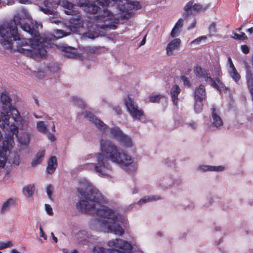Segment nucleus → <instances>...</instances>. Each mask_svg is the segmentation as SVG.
<instances>
[{
	"label": "nucleus",
	"instance_id": "nucleus-55",
	"mask_svg": "<svg viewBox=\"0 0 253 253\" xmlns=\"http://www.w3.org/2000/svg\"><path fill=\"white\" fill-rule=\"evenodd\" d=\"M114 109L115 110V111L118 114H120L122 113V110L119 107H117Z\"/></svg>",
	"mask_w": 253,
	"mask_h": 253
},
{
	"label": "nucleus",
	"instance_id": "nucleus-62",
	"mask_svg": "<svg viewBox=\"0 0 253 253\" xmlns=\"http://www.w3.org/2000/svg\"><path fill=\"white\" fill-rule=\"evenodd\" d=\"M34 116L37 119H41V118H42V117L41 116H39V115H36L35 114L34 115Z\"/></svg>",
	"mask_w": 253,
	"mask_h": 253
},
{
	"label": "nucleus",
	"instance_id": "nucleus-34",
	"mask_svg": "<svg viewBox=\"0 0 253 253\" xmlns=\"http://www.w3.org/2000/svg\"><path fill=\"white\" fill-rule=\"evenodd\" d=\"M9 163L12 165L18 166L20 164V157L16 154H14L13 157L8 160Z\"/></svg>",
	"mask_w": 253,
	"mask_h": 253
},
{
	"label": "nucleus",
	"instance_id": "nucleus-42",
	"mask_svg": "<svg viewBox=\"0 0 253 253\" xmlns=\"http://www.w3.org/2000/svg\"><path fill=\"white\" fill-rule=\"evenodd\" d=\"M45 210L47 213L50 215L53 214V211L51 207L48 204H45Z\"/></svg>",
	"mask_w": 253,
	"mask_h": 253
},
{
	"label": "nucleus",
	"instance_id": "nucleus-21",
	"mask_svg": "<svg viewBox=\"0 0 253 253\" xmlns=\"http://www.w3.org/2000/svg\"><path fill=\"white\" fill-rule=\"evenodd\" d=\"M57 167V159L55 157H51L47 162V165L46 167V172L49 174L53 173Z\"/></svg>",
	"mask_w": 253,
	"mask_h": 253
},
{
	"label": "nucleus",
	"instance_id": "nucleus-24",
	"mask_svg": "<svg viewBox=\"0 0 253 253\" xmlns=\"http://www.w3.org/2000/svg\"><path fill=\"white\" fill-rule=\"evenodd\" d=\"M201 171H222L225 169V168L222 166H212L210 165H201L198 168Z\"/></svg>",
	"mask_w": 253,
	"mask_h": 253
},
{
	"label": "nucleus",
	"instance_id": "nucleus-26",
	"mask_svg": "<svg viewBox=\"0 0 253 253\" xmlns=\"http://www.w3.org/2000/svg\"><path fill=\"white\" fill-rule=\"evenodd\" d=\"M44 155V150H40L38 151L32 161V167H35L37 165L40 164L43 161Z\"/></svg>",
	"mask_w": 253,
	"mask_h": 253
},
{
	"label": "nucleus",
	"instance_id": "nucleus-12",
	"mask_svg": "<svg viewBox=\"0 0 253 253\" xmlns=\"http://www.w3.org/2000/svg\"><path fill=\"white\" fill-rule=\"evenodd\" d=\"M206 98L205 87L203 85L201 84L196 88L194 91V110L196 113H199L202 111L203 102L206 100Z\"/></svg>",
	"mask_w": 253,
	"mask_h": 253
},
{
	"label": "nucleus",
	"instance_id": "nucleus-25",
	"mask_svg": "<svg viewBox=\"0 0 253 253\" xmlns=\"http://www.w3.org/2000/svg\"><path fill=\"white\" fill-rule=\"evenodd\" d=\"M174 183L173 177H165L159 184V186L164 190H167L171 188Z\"/></svg>",
	"mask_w": 253,
	"mask_h": 253
},
{
	"label": "nucleus",
	"instance_id": "nucleus-56",
	"mask_svg": "<svg viewBox=\"0 0 253 253\" xmlns=\"http://www.w3.org/2000/svg\"><path fill=\"white\" fill-rule=\"evenodd\" d=\"M51 235L52 236L53 240L55 242V243H57V238L56 237H55V236L54 235V234L53 233H51Z\"/></svg>",
	"mask_w": 253,
	"mask_h": 253
},
{
	"label": "nucleus",
	"instance_id": "nucleus-22",
	"mask_svg": "<svg viewBox=\"0 0 253 253\" xmlns=\"http://www.w3.org/2000/svg\"><path fill=\"white\" fill-rule=\"evenodd\" d=\"M58 46L63 51L66 52L65 56L72 58H74L77 57L76 49L75 48H72L71 47L67 46L64 44L59 45Z\"/></svg>",
	"mask_w": 253,
	"mask_h": 253
},
{
	"label": "nucleus",
	"instance_id": "nucleus-64",
	"mask_svg": "<svg viewBox=\"0 0 253 253\" xmlns=\"http://www.w3.org/2000/svg\"><path fill=\"white\" fill-rule=\"evenodd\" d=\"M251 64H252V66L253 68V56H252V58Z\"/></svg>",
	"mask_w": 253,
	"mask_h": 253
},
{
	"label": "nucleus",
	"instance_id": "nucleus-36",
	"mask_svg": "<svg viewBox=\"0 0 253 253\" xmlns=\"http://www.w3.org/2000/svg\"><path fill=\"white\" fill-rule=\"evenodd\" d=\"M163 97L164 96L162 95H155L149 96L148 99L149 101L150 102L157 103L158 102L160 99Z\"/></svg>",
	"mask_w": 253,
	"mask_h": 253
},
{
	"label": "nucleus",
	"instance_id": "nucleus-5",
	"mask_svg": "<svg viewBox=\"0 0 253 253\" xmlns=\"http://www.w3.org/2000/svg\"><path fill=\"white\" fill-rule=\"evenodd\" d=\"M10 133L6 134L1 142L2 135L0 132V168H3L6 162V155L10 149L14 146V137H17L18 142L21 147L27 148L29 144L32 128L29 121L23 117L6 125Z\"/></svg>",
	"mask_w": 253,
	"mask_h": 253
},
{
	"label": "nucleus",
	"instance_id": "nucleus-37",
	"mask_svg": "<svg viewBox=\"0 0 253 253\" xmlns=\"http://www.w3.org/2000/svg\"><path fill=\"white\" fill-rule=\"evenodd\" d=\"M13 246V244L11 241H8L7 242H0V250H2L4 249L11 248Z\"/></svg>",
	"mask_w": 253,
	"mask_h": 253
},
{
	"label": "nucleus",
	"instance_id": "nucleus-7",
	"mask_svg": "<svg viewBox=\"0 0 253 253\" xmlns=\"http://www.w3.org/2000/svg\"><path fill=\"white\" fill-rule=\"evenodd\" d=\"M12 98L6 91L0 95V127L4 129L8 123L21 118L19 112L12 105Z\"/></svg>",
	"mask_w": 253,
	"mask_h": 253
},
{
	"label": "nucleus",
	"instance_id": "nucleus-15",
	"mask_svg": "<svg viewBox=\"0 0 253 253\" xmlns=\"http://www.w3.org/2000/svg\"><path fill=\"white\" fill-rule=\"evenodd\" d=\"M181 40L178 38H175L169 41L166 47V54L168 56L172 55L178 50L180 46Z\"/></svg>",
	"mask_w": 253,
	"mask_h": 253
},
{
	"label": "nucleus",
	"instance_id": "nucleus-39",
	"mask_svg": "<svg viewBox=\"0 0 253 253\" xmlns=\"http://www.w3.org/2000/svg\"><path fill=\"white\" fill-rule=\"evenodd\" d=\"M105 250L106 249L104 247L97 245L93 248L92 252L93 253H104Z\"/></svg>",
	"mask_w": 253,
	"mask_h": 253
},
{
	"label": "nucleus",
	"instance_id": "nucleus-27",
	"mask_svg": "<svg viewBox=\"0 0 253 253\" xmlns=\"http://www.w3.org/2000/svg\"><path fill=\"white\" fill-rule=\"evenodd\" d=\"M70 26L74 29L82 27L83 26V21L81 17L76 16V17H73L69 20Z\"/></svg>",
	"mask_w": 253,
	"mask_h": 253
},
{
	"label": "nucleus",
	"instance_id": "nucleus-63",
	"mask_svg": "<svg viewBox=\"0 0 253 253\" xmlns=\"http://www.w3.org/2000/svg\"><path fill=\"white\" fill-rule=\"evenodd\" d=\"M51 22L57 24V23H58V22H60L57 20H54L52 21Z\"/></svg>",
	"mask_w": 253,
	"mask_h": 253
},
{
	"label": "nucleus",
	"instance_id": "nucleus-43",
	"mask_svg": "<svg viewBox=\"0 0 253 253\" xmlns=\"http://www.w3.org/2000/svg\"><path fill=\"white\" fill-rule=\"evenodd\" d=\"M206 39L207 37L206 36H201L193 40L192 42H191V43L199 44V42L201 41V40H206Z\"/></svg>",
	"mask_w": 253,
	"mask_h": 253
},
{
	"label": "nucleus",
	"instance_id": "nucleus-11",
	"mask_svg": "<svg viewBox=\"0 0 253 253\" xmlns=\"http://www.w3.org/2000/svg\"><path fill=\"white\" fill-rule=\"evenodd\" d=\"M124 103L133 119L144 122V114L143 111L139 108L134 100L129 96H127L124 99Z\"/></svg>",
	"mask_w": 253,
	"mask_h": 253
},
{
	"label": "nucleus",
	"instance_id": "nucleus-60",
	"mask_svg": "<svg viewBox=\"0 0 253 253\" xmlns=\"http://www.w3.org/2000/svg\"><path fill=\"white\" fill-rule=\"evenodd\" d=\"M11 253H21L15 249H12L11 251Z\"/></svg>",
	"mask_w": 253,
	"mask_h": 253
},
{
	"label": "nucleus",
	"instance_id": "nucleus-45",
	"mask_svg": "<svg viewBox=\"0 0 253 253\" xmlns=\"http://www.w3.org/2000/svg\"><path fill=\"white\" fill-rule=\"evenodd\" d=\"M242 51L245 54L249 52V48L246 45H243L241 46Z\"/></svg>",
	"mask_w": 253,
	"mask_h": 253
},
{
	"label": "nucleus",
	"instance_id": "nucleus-41",
	"mask_svg": "<svg viewBox=\"0 0 253 253\" xmlns=\"http://www.w3.org/2000/svg\"><path fill=\"white\" fill-rule=\"evenodd\" d=\"M209 30L210 33L213 34L216 32V26L215 23H212L209 27Z\"/></svg>",
	"mask_w": 253,
	"mask_h": 253
},
{
	"label": "nucleus",
	"instance_id": "nucleus-29",
	"mask_svg": "<svg viewBox=\"0 0 253 253\" xmlns=\"http://www.w3.org/2000/svg\"><path fill=\"white\" fill-rule=\"evenodd\" d=\"M37 129L38 131L43 134L48 133L47 125L43 121H39L37 123Z\"/></svg>",
	"mask_w": 253,
	"mask_h": 253
},
{
	"label": "nucleus",
	"instance_id": "nucleus-46",
	"mask_svg": "<svg viewBox=\"0 0 253 253\" xmlns=\"http://www.w3.org/2000/svg\"><path fill=\"white\" fill-rule=\"evenodd\" d=\"M132 194H135L139 192V188L137 186H134L131 190Z\"/></svg>",
	"mask_w": 253,
	"mask_h": 253
},
{
	"label": "nucleus",
	"instance_id": "nucleus-1",
	"mask_svg": "<svg viewBox=\"0 0 253 253\" xmlns=\"http://www.w3.org/2000/svg\"><path fill=\"white\" fill-rule=\"evenodd\" d=\"M77 190L82 198L77 202V208L82 212L96 216L89 221L90 229L119 236L124 234L125 229L121 224L125 226L126 217L105 205L108 202L107 199L89 180L86 178L80 179Z\"/></svg>",
	"mask_w": 253,
	"mask_h": 253
},
{
	"label": "nucleus",
	"instance_id": "nucleus-2",
	"mask_svg": "<svg viewBox=\"0 0 253 253\" xmlns=\"http://www.w3.org/2000/svg\"><path fill=\"white\" fill-rule=\"evenodd\" d=\"M100 149L101 152L89 154L84 157L83 161L87 162L81 165L80 169L92 170L99 176L109 177L112 170L110 161L118 165L128 174H133L137 170L136 160L123 150L120 149L110 140L102 138L100 141Z\"/></svg>",
	"mask_w": 253,
	"mask_h": 253
},
{
	"label": "nucleus",
	"instance_id": "nucleus-16",
	"mask_svg": "<svg viewBox=\"0 0 253 253\" xmlns=\"http://www.w3.org/2000/svg\"><path fill=\"white\" fill-rule=\"evenodd\" d=\"M245 67L246 68V78L248 87L253 98V73L251 70L250 66L247 62H245Z\"/></svg>",
	"mask_w": 253,
	"mask_h": 253
},
{
	"label": "nucleus",
	"instance_id": "nucleus-57",
	"mask_svg": "<svg viewBox=\"0 0 253 253\" xmlns=\"http://www.w3.org/2000/svg\"><path fill=\"white\" fill-rule=\"evenodd\" d=\"M14 0H6L5 2H6L7 4H11L14 2Z\"/></svg>",
	"mask_w": 253,
	"mask_h": 253
},
{
	"label": "nucleus",
	"instance_id": "nucleus-3",
	"mask_svg": "<svg viewBox=\"0 0 253 253\" xmlns=\"http://www.w3.org/2000/svg\"><path fill=\"white\" fill-rule=\"evenodd\" d=\"M78 5L84 7V10L90 13L98 12L94 16L93 24L91 26L95 30L99 29H115L119 17L128 19L133 10L140 9L141 4L134 0H79Z\"/></svg>",
	"mask_w": 253,
	"mask_h": 253
},
{
	"label": "nucleus",
	"instance_id": "nucleus-32",
	"mask_svg": "<svg viewBox=\"0 0 253 253\" xmlns=\"http://www.w3.org/2000/svg\"><path fill=\"white\" fill-rule=\"evenodd\" d=\"M78 235L79 236H83L84 240H86L87 239H90L91 240H97L98 239V237L97 236L89 234L85 231H80L78 233Z\"/></svg>",
	"mask_w": 253,
	"mask_h": 253
},
{
	"label": "nucleus",
	"instance_id": "nucleus-20",
	"mask_svg": "<svg viewBox=\"0 0 253 253\" xmlns=\"http://www.w3.org/2000/svg\"><path fill=\"white\" fill-rule=\"evenodd\" d=\"M212 126L218 128L222 126L223 122L221 118L219 116V111L216 108H213L211 112Z\"/></svg>",
	"mask_w": 253,
	"mask_h": 253
},
{
	"label": "nucleus",
	"instance_id": "nucleus-14",
	"mask_svg": "<svg viewBox=\"0 0 253 253\" xmlns=\"http://www.w3.org/2000/svg\"><path fill=\"white\" fill-rule=\"evenodd\" d=\"M44 7L39 6V9L47 15L54 14L55 9L60 4L59 1L46 0L44 1Z\"/></svg>",
	"mask_w": 253,
	"mask_h": 253
},
{
	"label": "nucleus",
	"instance_id": "nucleus-50",
	"mask_svg": "<svg viewBox=\"0 0 253 253\" xmlns=\"http://www.w3.org/2000/svg\"><path fill=\"white\" fill-rule=\"evenodd\" d=\"M48 138L51 141H54L55 140V137L54 135L53 134H51L50 133H48Z\"/></svg>",
	"mask_w": 253,
	"mask_h": 253
},
{
	"label": "nucleus",
	"instance_id": "nucleus-44",
	"mask_svg": "<svg viewBox=\"0 0 253 253\" xmlns=\"http://www.w3.org/2000/svg\"><path fill=\"white\" fill-rule=\"evenodd\" d=\"M181 80L183 82L184 85L187 86L188 87L190 86L188 79L186 77L184 76H181Z\"/></svg>",
	"mask_w": 253,
	"mask_h": 253
},
{
	"label": "nucleus",
	"instance_id": "nucleus-38",
	"mask_svg": "<svg viewBox=\"0 0 253 253\" xmlns=\"http://www.w3.org/2000/svg\"><path fill=\"white\" fill-rule=\"evenodd\" d=\"M84 36L89 39H94L95 38L98 37V33H97L96 31L92 32L90 31H88L87 32L84 33Z\"/></svg>",
	"mask_w": 253,
	"mask_h": 253
},
{
	"label": "nucleus",
	"instance_id": "nucleus-18",
	"mask_svg": "<svg viewBox=\"0 0 253 253\" xmlns=\"http://www.w3.org/2000/svg\"><path fill=\"white\" fill-rule=\"evenodd\" d=\"M162 198L159 195H151V196H145L140 199L137 203L136 204L142 206L143 204H145L148 202H152L153 201H158L159 200H161ZM136 203L132 204L130 205L129 207L130 209H131L134 208Z\"/></svg>",
	"mask_w": 253,
	"mask_h": 253
},
{
	"label": "nucleus",
	"instance_id": "nucleus-33",
	"mask_svg": "<svg viewBox=\"0 0 253 253\" xmlns=\"http://www.w3.org/2000/svg\"><path fill=\"white\" fill-rule=\"evenodd\" d=\"M84 52L88 54L97 53L99 51L98 47L96 46H85L83 48Z\"/></svg>",
	"mask_w": 253,
	"mask_h": 253
},
{
	"label": "nucleus",
	"instance_id": "nucleus-35",
	"mask_svg": "<svg viewBox=\"0 0 253 253\" xmlns=\"http://www.w3.org/2000/svg\"><path fill=\"white\" fill-rule=\"evenodd\" d=\"M54 37L56 39L62 38L64 37L67 36L63 30H56L54 33Z\"/></svg>",
	"mask_w": 253,
	"mask_h": 253
},
{
	"label": "nucleus",
	"instance_id": "nucleus-58",
	"mask_svg": "<svg viewBox=\"0 0 253 253\" xmlns=\"http://www.w3.org/2000/svg\"><path fill=\"white\" fill-rule=\"evenodd\" d=\"M146 42V36H145L144 37V38L143 39V40L141 41V42H140V45H142L143 44H144Z\"/></svg>",
	"mask_w": 253,
	"mask_h": 253
},
{
	"label": "nucleus",
	"instance_id": "nucleus-52",
	"mask_svg": "<svg viewBox=\"0 0 253 253\" xmlns=\"http://www.w3.org/2000/svg\"><path fill=\"white\" fill-rule=\"evenodd\" d=\"M19 1L23 4H29L30 3V0H18Z\"/></svg>",
	"mask_w": 253,
	"mask_h": 253
},
{
	"label": "nucleus",
	"instance_id": "nucleus-6",
	"mask_svg": "<svg viewBox=\"0 0 253 253\" xmlns=\"http://www.w3.org/2000/svg\"><path fill=\"white\" fill-rule=\"evenodd\" d=\"M84 118L91 122L101 132L103 136L110 135L126 148H133L135 143L131 136L125 133L119 127H108L102 121L97 118L93 114L85 111L84 113Z\"/></svg>",
	"mask_w": 253,
	"mask_h": 253
},
{
	"label": "nucleus",
	"instance_id": "nucleus-8",
	"mask_svg": "<svg viewBox=\"0 0 253 253\" xmlns=\"http://www.w3.org/2000/svg\"><path fill=\"white\" fill-rule=\"evenodd\" d=\"M194 72L199 78H203L205 82L211 87L215 88L220 94L222 92H226L228 89L219 78H216L215 80L212 78L209 70L196 66L194 67Z\"/></svg>",
	"mask_w": 253,
	"mask_h": 253
},
{
	"label": "nucleus",
	"instance_id": "nucleus-4",
	"mask_svg": "<svg viewBox=\"0 0 253 253\" xmlns=\"http://www.w3.org/2000/svg\"><path fill=\"white\" fill-rule=\"evenodd\" d=\"M17 50L34 59L45 57L47 53L46 42L38 39H21L17 27L12 22L4 21L0 23V42L4 44H12L16 41Z\"/></svg>",
	"mask_w": 253,
	"mask_h": 253
},
{
	"label": "nucleus",
	"instance_id": "nucleus-59",
	"mask_svg": "<svg viewBox=\"0 0 253 253\" xmlns=\"http://www.w3.org/2000/svg\"><path fill=\"white\" fill-rule=\"evenodd\" d=\"M247 32H249L250 34H252L253 33V28H250L248 29Z\"/></svg>",
	"mask_w": 253,
	"mask_h": 253
},
{
	"label": "nucleus",
	"instance_id": "nucleus-13",
	"mask_svg": "<svg viewBox=\"0 0 253 253\" xmlns=\"http://www.w3.org/2000/svg\"><path fill=\"white\" fill-rule=\"evenodd\" d=\"M184 13L183 14L182 17L178 19L170 32V35L172 38H175L179 35L184 22L188 21L190 11V1L186 3L184 7Z\"/></svg>",
	"mask_w": 253,
	"mask_h": 253
},
{
	"label": "nucleus",
	"instance_id": "nucleus-17",
	"mask_svg": "<svg viewBox=\"0 0 253 253\" xmlns=\"http://www.w3.org/2000/svg\"><path fill=\"white\" fill-rule=\"evenodd\" d=\"M60 4L64 8L65 13L66 14L74 15L78 13L76 6L72 3L66 0H63L60 2Z\"/></svg>",
	"mask_w": 253,
	"mask_h": 253
},
{
	"label": "nucleus",
	"instance_id": "nucleus-10",
	"mask_svg": "<svg viewBox=\"0 0 253 253\" xmlns=\"http://www.w3.org/2000/svg\"><path fill=\"white\" fill-rule=\"evenodd\" d=\"M7 22H14L15 24V26L16 27L18 25H20L21 28L24 31L34 37V39H38L40 41L42 40L41 38H39L40 34L38 31V29L39 27H41V28L42 25L41 24L38 23L36 21L34 22H31V24L25 23L22 24L21 22L20 15L19 14H17L14 16L13 20L7 21Z\"/></svg>",
	"mask_w": 253,
	"mask_h": 253
},
{
	"label": "nucleus",
	"instance_id": "nucleus-40",
	"mask_svg": "<svg viewBox=\"0 0 253 253\" xmlns=\"http://www.w3.org/2000/svg\"><path fill=\"white\" fill-rule=\"evenodd\" d=\"M54 190V187L51 185H48L46 187V193L48 197L51 199L52 193Z\"/></svg>",
	"mask_w": 253,
	"mask_h": 253
},
{
	"label": "nucleus",
	"instance_id": "nucleus-54",
	"mask_svg": "<svg viewBox=\"0 0 253 253\" xmlns=\"http://www.w3.org/2000/svg\"><path fill=\"white\" fill-rule=\"evenodd\" d=\"M156 236L159 237H161L164 236V233L161 231H159L157 232Z\"/></svg>",
	"mask_w": 253,
	"mask_h": 253
},
{
	"label": "nucleus",
	"instance_id": "nucleus-47",
	"mask_svg": "<svg viewBox=\"0 0 253 253\" xmlns=\"http://www.w3.org/2000/svg\"><path fill=\"white\" fill-rule=\"evenodd\" d=\"M228 62L229 63V68L228 69L235 68L231 57L228 58Z\"/></svg>",
	"mask_w": 253,
	"mask_h": 253
},
{
	"label": "nucleus",
	"instance_id": "nucleus-51",
	"mask_svg": "<svg viewBox=\"0 0 253 253\" xmlns=\"http://www.w3.org/2000/svg\"><path fill=\"white\" fill-rule=\"evenodd\" d=\"M239 36H240L241 40H245L247 39V36L243 32H241V34H239Z\"/></svg>",
	"mask_w": 253,
	"mask_h": 253
},
{
	"label": "nucleus",
	"instance_id": "nucleus-49",
	"mask_svg": "<svg viewBox=\"0 0 253 253\" xmlns=\"http://www.w3.org/2000/svg\"><path fill=\"white\" fill-rule=\"evenodd\" d=\"M233 36L231 37L232 38L235 40H241V38L240 36H239V34L235 32H233Z\"/></svg>",
	"mask_w": 253,
	"mask_h": 253
},
{
	"label": "nucleus",
	"instance_id": "nucleus-53",
	"mask_svg": "<svg viewBox=\"0 0 253 253\" xmlns=\"http://www.w3.org/2000/svg\"><path fill=\"white\" fill-rule=\"evenodd\" d=\"M63 253H68V252L67 249H63ZM71 253H78V252L77 250H74L71 252Z\"/></svg>",
	"mask_w": 253,
	"mask_h": 253
},
{
	"label": "nucleus",
	"instance_id": "nucleus-19",
	"mask_svg": "<svg viewBox=\"0 0 253 253\" xmlns=\"http://www.w3.org/2000/svg\"><path fill=\"white\" fill-rule=\"evenodd\" d=\"M181 92L180 87L177 84H174L170 89V95L172 101L174 106H177L179 101L178 95Z\"/></svg>",
	"mask_w": 253,
	"mask_h": 253
},
{
	"label": "nucleus",
	"instance_id": "nucleus-28",
	"mask_svg": "<svg viewBox=\"0 0 253 253\" xmlns=\"http://www.w3.org/2000/svg\"><path fill=\"white\" fill-rule=\"evenodd\" d=\"M16 202V199L10 198L8 199L2 205L0 209V212L2 213H5L9 208L13 206Z\"/></svg>",
	"mask_w": 253,
	"mask_h": 253
},
{
	"label": "nucleus",
	"instance_id": "nucleus-31",
	"mask_svg": "<svg viewBox=\"0 0 253 253\" xmlns=\"http://www.w3.org/2000/svg\"><path fill=\"white\" fill-rule=\"evenodd\" d=\"M34 186L33 185H29L23 188V193L25 196L30 197L32 196L34 192Z\"/></svg>",
	"mask_w": 253,
	"mask_h": 253
},
{
	"label": "nucleus",
	"instance_id": "nucleus-23",
	"mask_svg": "<svg viewBox=\"0 0 253 253\" xmlns=\"http://www.w3.org/2000/svg\"><path fill=\"white\" fill-rule=\"evenodd\" d=\"M210 6L209 4L202 5L200 3H194L191 4V15H196L199 13L207 9Z\"/></svg>",
	"mask_w": 253,
	"mask_h": 253
},
{
	"label": "nucleus",
	"instance_id": "nucleus-48",
	"mask_svg": "<svg viewBox=\"0 0 253 253\" xmlns=\"http://www.w3.org/2000/svg\"><path fill=\"white\" fill-rule=\"evenodd\" d=\"M40 235L41 237H42L44 240L47 239V236L44 233L41 227H40Z\"/></svg>",
	"mask_w": 253,
	"mask_h": 253
},
{
	"label": "nucleus",
	"instance_id": "nucleus-30",
	"mask_svg": "<svg viewBox=\"0 0 253 253\" xmlns=\"http://www.w3.org/2000/svg\"><path fill=\"white\" fill-rule=\"evenodd\" d=\"M228 73L230 77L237 83L241 79L240 74L238 73L236 68L228 69Z\"/></svg>",
	"mask_w": 253,
	"mask_h": 253
},
{
	"label": "nucleus",
	"instance_id": "nucleus-61",
	"mask_svg": "<svg viewBox=\"0 0 253 253\" xmlns=\"http://www.w3.org/2000/svg\"><path fill=\"white\" fill-rule=\"evenodd\" d=\"M195 24H196V21L194 20V22H193L192 24H191V26H190L191 28H194L195 26Z\"/></svg>",
	"mask_w": 253,
	"mask_h": 253
},
{
	"label": "nucleus",
	"instance_id": "nucleus-9",
	"mask_svg": "<svg viewBox=\"0 0 253 253\" xmlns=\"http://www.w3.org/2000/svg\"><path fill=\"white\" fill-rule=\"evenodd\" d=\"M107 245L109 247V253H133L132 244L120 238L109 241Z\"/></svg>",
	"mask_w": 253,
	"mask_h": 253
}]
</instances>
